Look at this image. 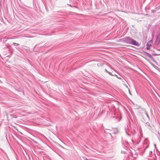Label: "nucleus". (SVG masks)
<instances>
[{
  "label": "nucleus",
  "mask_w": 160,
  "mask_h": 160,
  "mask_svg": "<svg viewBox=\"0 0 160 160\" xmlns=\"http://www.w3.org/2000/svg\"><path fill=\"white\" fill-rule=\"evenodd\" d=\"M108 73L110 75H111V76H114V75L112 74V73L111 72H108Z\"/></svg>",
  "instance_id": "0eeeda50"
},
{
  "label": "nucleus",
  "mask_w": 160,
  "mask_h": 160,
  "mask_svg": "<svg viewBox=\"0 0 160 160\" xmlns=\"http://www.w3.org/2000/svg\"><path fill=\"white\" fill-rule=\"evenodd\" d=\"M12 45H14L15 46L19 45V44L17 43H15V42L12 43Z\"/></svg>",
  "instance_id": "423d86ee"
},
{
  "label": "nucleus",
  "mask_w": 160,
  "mask_h": 160,
  "mask_svg": "<svg viewBox=\"0 0 160 160\" xmlns=\"http://www.w3.org/2000/svg\"><path fill=\"white\" fill-rule=\"evenodd\" d=\"M148 140L147 139H146L144 140V144H146V146L145 148L146 149V148H148L149 146V143H148Z\"/></svg>",
  "instance_id": "20e7f679"
},
{
  "label": "nucleus",
  "mask_w": 160,
  "mask_h": 160,
  "mask_svg": "<svg viewBox=\"0 0 160 160\" xmlns=\"http://www.w3.org/2000/svg\"><path fill=\"white\" fill-rule=\"evenodd\" d=\"M148 124H149V123L147 124V125H148Z\"/></svg>",
  "instance_id": "ddd939ff"
},
{
  "label": "nucleus",
  "mask_w": 160,
  "mask_h": 160,
  "mask_svg": "<svg viewBox=\"0 0 160 160\" xmlns=\"http://www.w3.org/2000/svg\"><path fill=\"white\" fill-rule=\"evenodd\" d=\"M160 42V33H158L155 42V45H158Z\"/></svg>",
  "instance_id": "f03ea898"
},
{
  "label": "nucleus",
  "mask_w": 160,
  "mask_h": 160,
  "mask_svg": "<svg viewBox=\"0 0 160 160\" xmlns=\"http://www.w3.org/2000/svg\"><path fill=\"white\" fill-rule=\"evenodd\" d=\"M152 151H150L149 152V154L151 155L152 153Z\"/></svg>",
  "instance_id": "1a4fd4ad"
},
{
  "label": "nucleus",
  "mask_w": 160,
  "mask_h": 160,
  "mask_svg": "<svg viewBox=\"0 0 160 160\" xmlns=\"http://www.w3.org/2000/svg\"><path fill=\"white\" fill-rule=\"evenodd\" d=\"M105 71L106 72H107V73H108V70L106 69H105Z\"/></svg>",
  "instance_id": "9d476101"
},
{
  "label": "nucleus",
  "mask_w": 160,
  "mask_h": 160,
  "mask_svg": "<svg viewBox=\"0 0 160 160\" xmlns=\"http://www.w3.org/2000/svg\"><path fill=\"white\" fill-rule=\"evenodd\" d=\"M152 45L150 44H149L148 43H147L146 44V48L147 49L149 50L150 48Z\"/></svg>",
  "instance_id": "39448f33"
},
{
  "label": "nucleus",
  "mask_w": 160,
  "mask_h": 160,
  "mask_svg": "<svg viewBox=\"0 0 160 160\" xmlns=\"http://www.w3.org/2000/svg\"><path fill=\"white\" fill-rule=\"evenodd\" d=\"M147 116L148 117V114H147Z\"/></svg>",
  "instance_id": "2eb2a0df"
},
{
  "label": "nucleus",
  "mask_w": 160,
  "mask_h": 160,
  "mask_svg": "<svg viewBox=\"0 0 160 160\" xmlns=\"http://www.w3.org/2000/svg\"><path fill=\"white\" fill-rule=\"evenodd\" d=\"M123 42L134 45L139 46V44L136 41L129 37H126L122 39Z\"/></svg>",
  "instance_id": "f257e3e1"
},
{
  "label": "nucleus",
  "mask_w": 160,
  "mask_h": 160,
  "mask_svg": "<svg viewBox=\"0 0 160 160\" xmlns=\"http://www.w3.org/2000/svg\"><path fill=\"white\" fill-rule=\"evenodd\" d=\"M152 42V40H150L149 41V42Z\"/></svg>",
  "instance_id": "9b49d317"
},
{
  "label": "nucleus",
  "mask_w": 160,
  "mask_h": 160,
  "mask_svg": "<svg viewBox=\"0 0 160 160\" xmlns=\"http://www.w3.org/2000/svg\"><path fill=\"white\" fill-rule=\"evenodd\" d=\"M85 160H88V159H85Z\"/></svg>",
  "instance_id": "4468645a"
},
{
  "label": "nucleus",
  "mask_w": 160,
  "mask_h": 160,
  "mask_svg": "<svg viewBox=\"0 0 160 160\" xmlns=\"http://www.w3.org/2000/svg\"><path fill=\"white\" fill-rule=\"evenodd\" d=\"M68 5L70 7H72V6L71 5Z\"/></svg>",
  "instance_id": "f8f14e48"
},
{
  "label": "nucleus",
  "mask_w": 160,
  "mask_h": 160,
  "mask_svg": "<svg viewBox=\"0 0 160 160\" xmlns=\"http://www.w3.org/2000/svg\"><path fill=\"white\" fill-rule=\"evenodd\" d=\"M144 53L145 55L147 57H148L149 58L151 59H153V58L152 57V55L149 53L146 52H145Z\"/></svg>",
  "instance_id": "7ed1b4c3"
},
{
  "label": "nucleus",
  "mask_w": 160,
  "mask_h": 160,
  "mask_svg": "<svg viewBox=\"0 0 160 160\" xmlns=\"http://www.w3.org/2000/svg\"><path fill=\"white\" fill-rule=\"evenodd\" d=\"M114 76H116L119 79H121V78L120 77H118V76L117 75H116V74L114 75Z\"/></svg>",
  "instance_id": "6e6552de"
},
{
  "label": "nucleus",
  "mask_w": 160,
  "mask_h": 160,
  "mask_svg": "<svg viewBox=\"0 0 160 160\" xmlns=\"http://www.w3.org/2000/svg\"><path fill=\"white\" fill-rule=\"evenodd\" d=\"M159 33H160V32Z\"/></svg>",
  "instance_id": "dca6fc26"
}]
</instances>
